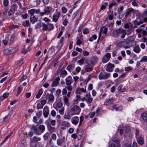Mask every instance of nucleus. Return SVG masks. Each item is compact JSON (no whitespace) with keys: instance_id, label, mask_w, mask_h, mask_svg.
Instances as JSON below:
<instances>
[{"instance_id":"8fccbe9b","label":"nucleus","mask_w":147,"mask_h":147,"mask_svg":"<svg viewBox=\"0 0 147 147\" xmlns=\"http://www.w3.org/2000/svg\"><path fill=\"white\" fill-rule=\"evenodd\" d=\"M42 112L41 111H40L36 113V115L38 117V119H39V118L42 115Z\"/></svg>"},{"instance_id":"58836bf2","label":"nucleus","mask_w":147,"mask_h":147,"mask_svg":"<svg viewBox=\"0 0 147 147\" xmlns=\"http://www.w3.org/2000/svg\"><path fill=\"white\" fill-rule=\"evenodd\" d=\"M93 67L91 66L90 67H86L85 69L87 72H88L92 71L93 70Z\"/></svg>"},{"instance_id":"f3484780","label":"nucleus","mask_w":147,"mask_h":147,"mask_svg":"<svg viewBox=\"0 0 147 147\" xmlns=\"http://www.w3.org/2000/svg\"><path fill=\"white\" fill-rule=\"evenodd\" d=\"M86 63L87 64V65H85L86 66H87L90 65H94L93 63V62H92V60L90 58L87 59L86 60Z\"/></svg>"},{"instance_id":"79ce46f5","label":"nucleus","mask_w":147,"mask_h":147,"mask_svg":"<svg viewBox=\"0 0 147 147\" xmlns=\"http://www.w3.org/2000/svg\"><path fill=\"white\" fill-rule=\"evenodd\" d=\"M84 117L83 116H81L80 117V123L79 125V127H80L81 125L82 122L84 120Z\"/></svg>"},{"instance_id":"5fc2aeb1","label":"nucleus","mask_w":147,"mask_h":147,"mask_svg":"<svg viewBox=\"0 0 147 147\" xmlns=\"http://www.w3.org/2000/svg\"><path fill=\"white\" fill-rule=\"evenodd\" d=\"M61 9L62 10V12L63 13H65L67 12V9L65 7H62Z\"/></svg>"},{"instance_id":"4d7b16f0","label":"nucleus","mask_w":147,"mask_h":147,"mask_svg":"<svg viewBox=\"0 0 147 147\" xmlns=\"http://www.w3.org/2000/svg\"><path fill=\"white\" fill-rule=\"evenodd\" d=\"M122 34L121 36V38H123L125 37V36L127 32L125 30L122 33Z\"/></svg>"},{"instance_id":"f03ea898","label":"nucleus","mask_w":147,"mask_h":147,"mask_svg":"<svg viewBox=\"0 0 147 147\" xmlns=\"http://www.w3.org/2000/svg\"><path fill=\"white\" fill-rule=\"evenodd\" d=\"M70 110L73 112L74 114H79L81 109L79 106L75 105H73L71 107Z\"/></svg>"},{"instance_id":"20e7f679","label":"nucleus","mask_w":147,"mask_h":147,"mask_svg":"<svg viewBox=\"0 0 147 147\" xmlns=\"http://www.w3.org/2000/svg\"><path fill=\"white\" fill-rule=\"evenodd\" d=\"M30 130L34 134L36 135H39L41 134L38 127H36V125H33L30 128Z\"/></svg>"},{"instance_id":"052dcab7","label":"nucleus","mask_w":147,"mask_h":147,"mask_svg":"<svg viewBox=\"0 0 147 147\" xmlns=\"http://www.w3.org/2000/svg\"><path fill=\"white\" fill-rule=\"evenodd\" d=\"M49 134L48 133H46L43 136L44 139L45 140H47L48 139Z\"/></svg>"},{"instance_id":"c756f323","label":"nucleus","mask_w":147,"mask_h":147,"mask_svg":"<svg viewBox=\"0 0 147 147\" xmlns=\"http://www.w3.org/2000/svg\"><path fill=\"white\" fill-rule=\"evenodd\" d=\"M122 85L119 86L117 88V90H119V92H122L125 91V89L123 88L122 89Z\"/></svg>"},{"instance_id":"5701e85b","label":"nucleus","mask_w":147,"mask_h":147,"mask_svg":"<svg viewBox=\"0 0 147 147\" xmlns=\"http://www.w3.org/2000/svg\"><path fill=\"white\" fill-rule=\"evenodd\" d=\"M141 116L144 121L147 122V114L144 113L141 115Z\"/></svg>"},{"instance_id":"37998d69","label":"nucleus","mask_w":147,"mask_h":147,"mask_svg":"<svg viewBox=\"0 0 147 147\" xmlns=\"http://www.w3.org/2000/svg\"><path fill=\"white\" fill-rule=\"evenodd\" d=\"M29 23V20H26L22 23V25L24 26H30Z\"/></svg>"},{"instance_id":"e2e57ef3","label":"nucleus","mask_w":147,"mask_h":147,"mask_svg":"<svg viewBox=\"0 0 147 147\" xmlns=\"http://www.w3.org/2000/svg\"><path fill=\"white\" fill-rule=\"evenodd\" d=\"M8 39L7 38H5V40H3V43L4 44V45L5 46L8 43Z\"/></svg>"},{"instance_id":"0e129e2a","label":"nucleus","mask_w":147,"mask_h":147,"mask_svg":"<svg viewBox=\"0 0 147 147\" xmlns=\"http://www.w3.org/2000/svg\"><path fill=\"white\" fill-rule=\"evenodd\" d=\"M84 59L83 58H81L80 60H78V62L80 64H83L84 62Z\"/></svg>"},{"instance_id":"bf43d9fd","label":"nucleus","mask_w":147,"mask_h":147,"mask_svg":"<svg viewBox=\"0 0 147 147\" xmlns=\"http://www.w3.org/2000/svg\"><path fill=\"white\" fill-rule=\"evenodd\" d=\"M136 138H138L139 136V130H137V129H136Z\"/></svg>"},{"instance_id":"423d86ee","label":"nucleus","mask_w":147,"mask_h":147,"mask_svg":"<svg viewBox=\"0 0 147 147\" xmlns=\"http://www.w3.org/2000/svg\"><path fill=\"white\" fill-rule=\"evenodd\" d=\"M110 76V74L106 73L105 74H103L100 73L99 75L98 78L100 80H103L107 79Z\"/></svg>"},{"instance_id":"2eb2a0df","label":"nucleus","mask_w":147,"mask_h":147,"mask_svg":"<svg viewBox=\"0 0 147 147\" xmlns=\"http://www.w3.org/2000/svg\"><path fill=\"white\" fill-rule=\"evenodd\" d=\"M137 138V142L139 144L142 145L144 144V140L142 136H140Z\"/></svg>"},{"instance_id":"603ef678","label":"nucleus","mask_w":147,"mask_h":147,"mask_svg":"<svg viewBox=\"0 0 147 147\" xmlns=\"http://www.w3.org/2000/svg\"><path fill=\"white\" fill-rule=\"evenodd\" d=\"M3 5L5 7H7L8 6L9 3V1L8 0H3Z\"/></svg>"},{"instance_id":"dca6fc26","label":"nucleus","mask_w":147,"mask_h":147,"mask_svg":"<svg viewBox=\"0 0 147 147\" xmlns=\"http://www.w3.org/2000/svg\"><path fill=\"white\" fill-rule=\"evenodd\" d=\"M134 9L132 8H129L128 9L127 11L126 14L125 15V17H127L129 16L130 13L134 11Z\"/></svg>"},{"instance_id":"473e14b6","label":"nucleus","mask_w":147,"mask_h":147,"mask_svg":"<svg viewBox=\"0 0 147 147\" xmlns=\"http://www.w3.org/2000/svg\"><path fill=\"white\" fill-rule=\"evenodd\" d=\"M22 89L23 88L21 86H19L18 87L17 92L16 96H18V95L21 93Z\"/></svg>"},{"instance_id":"9d476101","label":"nucleus","mask_w":147,"mask_h":147,"mask_svg":"<svg viewBox=\"0 0 147 147\" xmlns=\"http://www.w3.org/2000/svg\"><path fill=\"white\" fill-rule=\"evenodd\" d=\"M124 7L123 6H120L118 9V13L119 14V18H120V17H121L120 19H121L122 18L124 15V14H121L122 12L123 9Z\"/></svg>"},{"instance_id":"f704fd0d","label":"nucleus","mask_w":147,"mask_h":147,"mask_svg":"<svg viewBox=\"0 0 147 147\" xmlns=\"http://www.w3.org/2000/svg\"><path fill=\"white\" fill-rule=\"evenodd\" d=\"M69 99L66 97H65L64 98V101L65 104L67 105L68 106L69 105V103L68 102Z\"/></svg>"},{"instance_id":"412c9836","label":"nucleus","mask_w":147,"mask_h":147,"mask_svg":"<svg viewBox=\"0 0 147 147\" xmlns=\"http://www.w3.org/2000/svg\"><path fill=\"white\" fill-rule=\"evenodd\" d=\"M17 7L16 4L14 3L11 5L10 9L15 11L17 10Z\"/></svg>"},{"instance_id":"680f3d73","label":"nucleus","mask_w":147,"mask_h":147,"mask_svg":"<svg viewBox=\"0 0 147 147\" xmlns=\"http://www.w3.org/2000/svg\"><path fill=\"white\" fill-rule=\"evenodd\" d=\"M104 56L107 58L110 59L111 57V55L110 53H107Z\"/></svg>"},{"instance_id":"a18cd8bd","label":"nucleus","mask_w":147,"mask_h":147,"mask_svg":"<svg viewBox=\"0 0 147 147\" xmlns=\"http://www.w3.org/2000/svg\"><path fill=\"white\" fill-rule=\"evenodd\" d=\"M147 62V57L146 56H143L142 58L140 60V62Z\"/></svg>"},{"instance_id":"e433bc0d","label":"nucleus","mask_w":147,"mask_h":147,"mask_svg":"<svg viewBox=\"0 0 147 147\" xmlns=\"http://www.w3.org/2000/svg\"><path fill=\"white\" fill-rule=\"evenodd\" d=\"M59 84V82L58 81H56L54 80L52 83V87H55L57 86Z\"/></svg>"},{"instance_id":"2f4dec72","label":"nucleus","mask_w":147,"mask_h":147,"mask_svg":"<svg viewBox=\"0 0 147 147\" xmlns=\"http://www.w3.org/2000/svg\"><path fill=\"white\" fill-rule=\"evenodd\" d=\"M49 100L50 101H53L54 99V97L53 95V93H51L49 95Z\"/></svg>"},{"instance_id":"c03bdc74","label":"nucleus","mask_w":147,"mask_h":147,"mask_svg":"<svg viewBox=\"0 0 147 147\" xmlns=\"http://www.w3.org/2000/svg\"><path fill=\"white\" fill-rule=\"evenodd\" d=\"M22 145L23 146H25L26 144V140L25 138H23L21 142Z\"/></svg>"},{"instance_id":"4c0bfd02","label":"nucleus","mask_w":147,"mask_h":147,"mask_svg":"<svg viewBox=\"0 0 147 147\" xmlns=\"http://www.w3.org/2000/svg\"><path fill=\"white\" fill-rule=\"evenodd\" d=\"M54 50V47H51L49 49L48 53L50 54H51L53 53Z\"/></svg>"},{"instance_id":"49530a36","label":"nucleus","mask_w":147,"mask_h":147,"mask_svg":"<svg viewBox=\"0 0 147 147\" xmlns=\"http://www.w3.org/2000/svg\"><path fill=\"white\" fill-rule=\"evenodd\" d=\"M79 11L78 10H77L75 12L72 17V19H74L76 17L77 15L78 14Z\"/></svg>"},{"instance_id":"a878e982","label":"nucleus","mask_w":147,"mask_h":147,"mask_svg":"<svg viewBox=\"0 0 147 147\" xmlns=\"http://www.w3.org/2000/svg\"><path fill=\"white\" fill-rule=\"evenodd\" d=\"M113 101V98L110 99L109 100H106L105 102V105L111 104L112 103Z\"/></svg>"},{"instance_id":"3c124183","label":"nucleus","mask_w":147,"mask_h":147,"mask_svg":"<svg viewBox=\"0 0 147 147\" xmlns=\"http://www.w3.org/2000/svg\"><path fill=\"white\" fill-rule=\"evenodd\" d=\"M83 32L84 34H88L89 33V30L88 28H85L84 29Z\"/></svg>"},{"instance_id":"ddd939ff","label":"nucleus","mask_w":147,"mask_h":147,"mask_svg":"<svg viewBox=\"0 0 147 147\" xmlns=\"http://www.w3.org/2000/svg\"><path fill=\"white\" fill-rule=\"evenodd\" d=\"M14 51V50L13 49H7L4 50V53L5 54L7 55L12 54L13 53Z\"/></svg>"},{"instance_id":"aec40b11","label":"nucleus","mask_w":147,"mask_h":147,"mask_svg":"<svg viewBox=\"0 0 147 147\" xmlns=\"http://www.w3.org/2000/svg\"><path fill=\"white\" fill-rule=\"evenodd\" d=\"M94 65L97 62L98 59L96 56H94L90 58Z\"/></svg>"},{"instance_id":"f257e3e1","label":"nucleus","mask_w":147,"mask_h":147,"mask_svg":"<svg viewBox=\"0 0 147 147\" xmlns=\"http://www.w3.org/2000/svg\"><path fill=\"white\" fill-rule=\"evenodd\" d=\"M65 80L66 84L67 86L66 88L68 90L71 91L72 89V87L71 86V84L73 81L71 76H69L66 78Z\"/></svg>"},{"instance_id":"4468645a","label":"nucleus","mask_w":147,"mask_h":147,"mask_svg":"<svg viewBox=\"0 0 147 147\" xmlns=\"http://www.w3.org/2000/svg\"><path fill=\"white\" fill-rule=\"evenodd\" d=\"M12 112H9L7 116L4 117L3 120V122H5L8 121L10 118L11 116L12 115Z\"/></svg>"},{"instance_id":"393cba45","label":"nucleus","mask_w":147,"mask_h":147,"mask_svg":"<svg viewBox=\"0 0 147 147\" xmlns=\"http://www.w3.org/2000/svg\"><path fill=\"white\" fill-rule=\"evenodd\" d=\"M43 92V89H40L38 91V92L37 94L36 95V97L37 98H39L41 95L42 94Z\"/></svg>"},{"instance_id":"69168bd1","label":"nucleus","mask_w":147,"mask_h":147,"mask_svg":"<svg viewBox=\"0 0 147 147\" xmlns=\"http://www.w3.org/2000/svg\"><path fill=\"white\" fill-rule=\"evenodd\" d=\"M95 112L94 111L92 112L91 114H89V117L90 118H92L95 115Z\"/></svg>"},{"instance_id":"6ab92c4d","label":"nucleus","mask_w":147,"mask_h":147,"mask_svg":"<svg viewBox=\"0 0 147 147\" xmlns=\"http://www.w3.org/2000/svg\"><path fill=\"white\" fill-rule=\"evenodd\" d=\"M37 18L36 19L34 16L32 15L30 17V21L32 23H33L37 21Z\"/></svg>"},{"instance_id":"a211bd4d","label":"nucleus","mask_w":147,"mask_h":147,"mask_svg":"<svg viewBox=\"0 0 147 147\" xmlns=\"http://www.w3.org/2000/svg\"><path fill=\"white\" fill-rule=\"evenodd\" d=\"M65 138L63 137L62 138H60L57 140V143L58 145H61L64 142Z\"/></svg>"},{"instance_id":"bb28decb","label":"nucleus","mask_w":147,"mask_h":147,"mask_svg":"<svg viewBox=\"0 0 147 147\" xmlns=\"http://www.w3.org/2000/svg\"><path fill=\"white\" fill-rule=\"evenodd\" d=\"M143 22L142 21H140L139 22H138L136 20H135L133 22V24L134 25H137L138 26L140 25V24H142Z\"/></svg>"},{"instance_id":"13d9d810","label":"nucleus","mask_w":147,"mask_h":147,"mask_svg":"<svg viewBox=\"0 0 147 147\" xmlns=\"http://www.w3.org/2000/svg\"><path fill=\"white\" fill-rule=\"evenodd\" d=\"M74 68L72 65H70L67 67V70L70 71L71 69H73Z\"/></svg>"},{"instance_id":"774afa93","label":"nucleus","mask_w":147,"mask_h":147,"mask_svg":"<svg viewBox=\"0 0 147 147\" xmlns=\"http://www.w3.org/2000/svg\"><path fill=\"white\" fill-rule=\"evenodd\" d=\"M62 94L65 95L67 94V91L65 88H63L62 90Z\"/></svg>"},{"instance_id":"de8ad7c7","label":"nucleus","mask_w":147,"mask_h":147,"mask_svg":"<svg viewBox=\"0 0 147 147\" xmlns=\"http://www.w3.org/2000/svg\"><path fill=\"white\" fill-rule=\"evenodd\" d=\"M114 67V64L111 63H109L108 64L107 67V68L109 69H111L113 67Z\"/></svg>"},{"instance_id":"1a4fd4ad","label":"nucleus","mask_w":147,"mask_h":147,"mask_svg":"<svg viewBox=\"0 0 147 147\" xmlns=\"http://www.w3.org/2000/svg\"><path fill=\"white\" fill-rule=\"evenodd\" d=\"M60 16L59 13L56 12L53 16V20L55 22H57L59 17Z\"/></svg>"},{"instance_id":"cd10ccee","label":"nucleus","mask_w":147,"mask_h":147,"mask_svg":"<svg viewBox=\"0 0 147 147\" xmlns=\"http://www.w3.org/2000/svg\"><path fill=\"white\" fill-rule=\"evenodd\" d=\"M134 51L136 53H138L140 51V49L139 46H136L134 49Z\"/></svg>"},{"instance_id":"72a5a7b5","label":"nucleus","mask_w":147,"mask_h":147,"mask_svg":"<svg viewBox=\"0 0 147 147\" xmlns=\"http://www.w3.org/2000/svg\"><path fill=\"white\" fill-rule=\"evenodd\" d=\"M48 30H51L53 29L54 26L52 24L48 23Z\"/></svg>"},{"instance_id":"338daca9","label":"nucleus","mask_w":147,"mask_h":147,"mask_svg":"<svg viewBox=\"0 0 147 147\" xmlns=\"http://www.w3.org/2000/svg\"><path fill=\"white\" fill-rule=\"evenodd\" d=\"M83 52V55L84 56H87L89 55V53L87 51H84Z\"/></svg>"},{"instance_id":"c9c22d12","label":"nucleus","mask_w":147,"mask_h":147,"mask_svg":"<svg viewBox=\"0 0 147 147\" xmlns=\"http://www.w3.org/2000/svg\"><path fill=\"white\" fill-rule=\"evenodd\" d=\"M15 11L11 9H10L9 10L8 12V15L9 16H11L13 14L15 13Z\"/></svg>"},{"instance_id":"f8f14e48","label":"nucleus","mask_w":147,"mask_h":147,"mask_svg":"<svg viewBox=\"0 0 147 147\" xmlns=\"http://www.w3.org/2000/svg\"><path fill=\"white\" fill-rule=\"evenodd\" d=\"M79 120V118L77 116L73 117L71 119L72 123L74 125H76L78 123Z\"/></svg>"},{"instance_id":"c85d7f7f","label":"nucleus","mask_w":147,"mask_h":147,"mask_svg":"<svg viewBox=\"0 0 147 147\" xmlns=\"http://www.w3.org/2000/svg\"><path fill=\"white\" fill-rule=\"evenodd\" d=\"M38 128H39V129L41 130L40 132L41 133H43L45 130V127L44 125H40Z\"/></svg>"},{"instance_id":"0eeeda50","label":"nucleus","mask_w":147,"mask_h":147,"mask_svg":"<svg viewBox=\"0 0 147 147\" xmlns=\"http://www.w3.org/2000/svg\"><path fill=\"white\" fill-rule=\"evenodd\" d=\"M134 42V41L129 40H127L121 42V44H123L124 45H128L131 46L133 45Z\"/></svg>"},{"instance_id":"a19ab883","label":"nucleus","mask_w":147,"mask_h":147,"mask_svg":"<svg viewBox=\"0 0 147 147\" xmlns=\"http://www.w3.org/2000/svg\"><path fill=\"white\" fill-rule=\"evenodd\" d=\"M42 27L43 30L45 31L48 28L47 25L45 23H42Z\"/></svg>"},{"instance_id":"7ed1b4c3","label":"nucleus","mask_w":147,"mask_h":147,"mask_svg":"<svg viewBox=\"0 0 147 147\" xmlns=\"http://www.w3.org/2000/svg\"><path fill=\"white\" fill-rule=\"evenodd\" d=\"M40 138L37 137L36 136L33 137L32 139L30 138L31 140L30 145L32 147H36L37 146L36 143L38 141H40Z\"/></svg>"},{"instance_id":"4be33fe9","label":"nucleus","mask_w":147,"mask_h":147,"mask_svg":"<svg viewBox=\"0 0 147 147\" xmlns=\"http://www.w3.org/2000/svg\"><path fill=\"white\" fill-rule=\"evenodd\" d=\"M61 125L68 127H70V125L69 122H66L65 121H63L62 122Z\"/></svg>"},{"instance_id":"6e6d98bb","label":"nucleus","mask_w":147,"mask_h":147,"mask_svg":"<svg viewBox=\"0 0 147 147\" xmlns=\"http://www.w3.org/2000/svg\"><path fill=\"white\" fill-rule=\"evenodd\" d=\"M132 68L130 67H127L125 68V70L126 71H129L132 69Z\"/></svg>"},{"instance_id":"6e6552de","label":"nucleus","mask_w":147,"mask_h":147,"mask_svg":"<svg viewBox=\"0 0 147 147\" xmlns=\"http://www.w3.org/2000/svg\"><path fill=\"white\" fill-rule=\"evenodd\" d=\"M49 110L48 107L45 106L44 108L43 109V114L45 117H47L49 115Z\"/></svg>"},{"instance_id":"09e8293b","label":"nucleus","mask_w":147,"mask_h":147,"mask_svg":"<svg viewBox=\"0 0 147 147\" xmlns=\"http://www.w3.org/2000/svg\"><path fill=\"white\" fill-rule=\"evenodd\" d=\"M35 12V10L34 9H32L28 11V12L30 14L32 15Z\"/></svg>"},{"instance_id":"864d4df0","label":"nucleus","mask_w":147,"mask_h":147,"mask_svg":"<svg viewBox=\"0 0 147 147\" xmlns=\"http://www.w3.org/2000/svg\"><path fill=\"white\" fill-rule=\"evenodd\" d=\"M43 107V106L41 105L39 103H38L37 105V109L38 110L40 109H42Z\"/></svg>"},{"instance_id":"9b49d317","label":"nucleus","mask_w":147,"mask_h":147,"mask_svg":"<svg viewBox=\"0 0 147 147\" xmlns=\"http://www.w3.org/2000/svg\"><path fill=\"white\" fill-rule=\"evenodd\" d=\"M47 125L48 130L51 133L54 132L55 131V128L54 127H52L49 123H47Z\"/></svg>"},{"instance_id":"b1692460","label":"nucleus","mask_w":147,"mask_h":147,"mask_svg":"<svg viewBox=\"0 0 147 147\" xmlns=\"http://www.w3.org/2000/svg\"><path fill=\"white\" fill-rule=\"evenodd\" d=\"M9 95V93H4L2 96H0V100L2 101L6 98Z\"/></svg>"},{"instance_id":"7c9ffc66","label":"nucleus","mask_w":147,"mask_h":147,"mask_svg":"<svg viewBox=\"0 0 147 147\" xmlns=\"http://www.w3.org/2000/svg\"><path fill=\"white\" fill-rule=\"evenodd\" d=\"M51 11V9H50V7H48L47 8L44 9V12L46 14H48Z\"/></svg>"},{"instance_id":"ea45409f","label":"nucleus","mask_w":147,"mask_h":147,"mask_svg":"<svg viewBox=\"0 0 147 147\" xmlns=\"http://www.w3.org/2000/svg\"><path fill=\"white\" fill-rule=\"evenodd\" d=\"M109 59L107 58L106 57L104 56L102 59V62L104 63H106L109 61Z\"/></svg>"},{"instance_id":"39448f33","label":"nucleus","mask_w":147,"mask_h":147,"mask_svg":"<svg viewBox=\"0 0 147 147\" xmlns=\"http://www.w3.org/2000/svg\"><path fill=\"white\" fill-rule=\"evenodd\" d=\"M124 30L122 28H119L114 30L113 32V34L115 36L117 37L119 34H122L124 31Z\"/></svg>"}]
</instances>
